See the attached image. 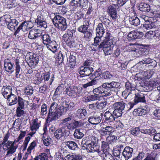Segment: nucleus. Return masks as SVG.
Instances as JSON below:
<instances>
[{"label": "nucleus", "instance_id": "nucleus-1", "mask_svg": "<svg viewBox=\"0 0 160 160\" xmlns=\"http://www.w3.org/2000/svg\"><path fill=\"white\" fill-rule=\"evenodd\" d=\"M120 86L119 83L114 81L110 82H105L100 86L95 88L93 90V92L99 97H107L112 94V89L118 88Z\"/></svg>", "mask_w": 160, "mask_h": 160}, {"label": "nucleus", "instance_id": "nucleus-2", "mask_svg": "<svg viewBox=\"0 0 160 160\" xmlns=\"http://www.w3.org/2000/svg\"><path fill=\"white\" fill-rule=\"evenodd\" d=\"M54 26L62 31H65L67 28L66 19L59 15H57L52 19Z\"/></svg>", "mask_w": 160, "mask_h": 160}, {"label": "nucleus", "instance_id": "nucleus-3", "mask_svg": "<svg viewBox=\"0 0 160 160\" xmlns=\"http://www.w3.org/2000/svg\"><path fill=\"white\" fill-rule=\"evenodd\" d=\"M65 110L63 109L62 107H59L58 108L57 112L49 111L47 117V121L51 122L52 121L57 119L59 117L65 114Z\"/></svg>", "mask_w": 160, "mask_h": 160}, {"label": "nucleus", "instance_id": "nucleus-4", "mask_svg": "<svg viewBox=\"0 0 160 160\" xmlns=\"http://www.w3.org/2000/svg\"><path fill=\"white\" fill-rule=\"evenodd\" d=\"M113 106L114 109L113 113L117 117H120L122 113L125 112L126 103L122 101L114 103Z\"/></svg>", "mask_w": 160, "mask_h": 160}, {"label": "nucleus", "instance_id": "nucleus-5", "mask_svg": "<svg viewBox=\"0 0 160 160\" xmlns=\"http://www.w3.org/2000/svg\"><path fill=\"white\" fill-rule=\"evenodd\" d=\"M69 135V131L67 130L66 127L62 126L54 132V136L57 139L61 140L62 138H66Z\"/></svg>", "mask_w": 160, "mask_h": 160}, {"label": "nucleus", "instance_id": "nucleus-6", "mask_svg": "<svg viewBox=\"0 0 160 160\" xmlns=\"http://www.w3.org/2000/svg\"><path fill=\"white\" fill-rule=\"evenodd\" d=\"M66 92L68 95L73 98L82 96L83 94L81 89L76 86L67 88Z\"/></svg>", "mask_w": 160, "mask_h": 160}, {"label": "nucleus", "instance_id": "nucleus-7", "mask_svg": "<svg viewBox=\"0 0 160 160\" xmlns=\"http://www.w3.org/2000/svg\"><path fill=\"white\" fill-rule=\"evenodd\" d=\"M2 148L4 151H8L6 155L8 156L10 154L13 153L16 151V148L14 146L12 141H8L7 142L2 144Z\"/></svg>", "mask_w": 160, "mask_h": 160}, {"label": "nucleus", "instance_id": "nucleus-8", "mask_svg": "<svg viewBox=\"0 0 160 160\" xmlns=\"http://www.w3.org/2000/svg\"><path fill=\"white\" fill-rule=\"evenodd\" d=\"M101 43L99 46L100 48H103V52L105 55L110 54L112 53L113 46H111V42L110 41H103Z\"/></svg>", "mask_w": 160, "mask_h": 160}, {"label": "nucleus", "instance_id": "nucleus-9", "mask_svg": "<svg viewBox=\"0 0 160 160\" xmlns=\"http://www.w3.org/2000/svg\"><path fill=\"white\" fill-rule=\"evenodd\" d=\"M87 151L89 152H96L99 155L102 152L100 150V147L97 144L94 142H92L88 144L86 146Z\"/></svg>", "mask_w": 160, "mask_h": 160}, {"label": "nucleus", "instance_id": "nucleus-10", "mask_svg": "<svg viewBox=\"0 0 160 160\" xmlns=\"http://www.w3.org/2000/svg\"><path fill=\"white\" fill-rule=\"evenodd\" d=\"M117 7H118L117 5L113 4L109 6L107 10L108 15L114 21L116 20L118 18V12L117 9L118 8Z\"/></svg>", "mask_w": 160, "mask_h": 160}, {"label": "nucleus", "instance_id": "nucleus-11", "mask_svg": "<svg viewBox=\"0 0 160 160\" xmlns=\"http://www.w3.org/2000/svg\"><path fill=\"white\" fill-rule=\"evenodd\" d=\"M54 79V77L53 75L50 78V73L49 72H47L42 74L40 80L41 81L44 80V82L46 84L51 85Z\"/></svg>", "mask_w": 160, "mask_h": 160}, {"label": "nucleus", "instance_id": "nucleus-12", "mask_svg": "<svg viewBox=\"0 0 160 160\" xmlns=\"http://www.w3.org/2000/svg\"><path fill=\"white\" fill-rule=\"evenodd\" d=\"M93 71V68L91 67H82L79 71L81 77L85 76H89L92 73Z\"/></svg>", "mask_w": 160, "mask_h": 160}, {"label": "nucleus", "instance_id": "nucleus-13", "mask_svg": "<svg viewBox=\"0 0 160 160\" xmlns=\"http://www.w3.org/2000/svg\"><path fill=\"white\" fill-rule=\"evenodd\" d=\"M96 30V36L94 38V40H99L102 37L105 32V29L103 27L102 23H99Z\"/></svg>", "mask_w": 160, "mask_h": 160}, {"label": "nucleus", "instance_id": "nucleus-14", "mask_svg": "<svg viewBox=\"0 0 160 160\" xmlns=\"http://www.w3.org/2000/svg\"><path fill=\"white\" fill-rule=\"evenodd\" d=\"M4 67L5 71L9 74L12 73L14 71L13 64L11 60L8 58L4 60Z\"/></svg>", "mask_w": 160, "mask_h": 160}, {"label": "nucleus", "instance_id": "nucleus-15", "mask_svg": "<svg viewBox=\"0 0 160 160\" xmlns=\"http://www.w3.org/2000/svg\"><path fill=\"white\" fill-rule=\"evenodd\" d=\"M133 149L129 147L126 146L122 152L123 156L126 160L129 159L132 155Z\"/></svg>", "mask_w": 160, "mask_h": 160}, {"label": "nucleus", "instance_id": "nucleus-16", "mask_svg": "<svg viewBox=\"0 0 160 160\" xmlns=\"http://www.w3.org/2000/svg\"><path fill=\"white\" fill-rule=\"evenodd\" d=\"M143 35V33L142 32L132 31L129 33L127 36V38L128 40L138 39L141 38Z\"/></svg>", "mask_w": 160, "mask_h": 160}, {"label": "nucleus", "instance_id": "nucleus-17", "mask_svg": "<svg viewBox=\"0 0 160 160\" xmlns=\"http://www.w3.org/2000/svg\"><path fill=\"white\" fill-rule=\"evenodd\" d=\"M104 116L105 120L107 122H111L115 121V118L119 117L115 116L113 113H111L109 111L106 112L104 114Z\"/></svg>", "mask_w": 160, "mask_h": 160}, {"label": "nucleus", "instance_id": "nucleus-18", "mask_svg": "<svg viewBox=\"0 0 160 160\" xmlns=\"http://www.w3.org/2000/svg\"><path fill=\"white\" fill-rule=\"evenodd\" d=\"M134 96V102L135 104L139 102H145L146 101L145 99L146 95L142 92H139L135 94Z\"/></svg>", "mask_w": 160, "mask_h": 160}, {"label": "nucleus", "instance_id": "nucleus-19", "mask_svg": "<svg viewBox=\"0 0 160 160\" xmlns=\"http://www.w3.org/2000/svg\"><path fill=\"white\" fill-rule=\"evenodd\" d=\"M100 133L101 136L109 135L114 131V128L112 127L108 126L103 128L100 130Z\"/></svg>", "mask_w": 160, "mask_h": 160}, {"label": "nucleus", "instance_id": "nucleus-20", "mask_svg": "<svg viewBox=\"0 0 160 160\" xmlns=\"http://www.w3.org/2000/svg\"><path fill=\"white\" fill-rule=\"evenodd\" d=\"M5 22L7 24L8 28L12 31L15 30V27L18 24V22L15 19H10L9 21L5 20Z\"/></svg>", "mask_w": 160, "mask_h": 160}, {"label": "nucleus", "instance_id": "nucleus-21", "mask_svg": "<svg viewBox=\"0 0 160 160\" xmlns=\"http://www.w3.org/2000/svg\"><path fill=\"white\" fill-rule=\"evenodd\" d=\"M2 95L5 98L9 96V94H12V88L10 86H3L2 88Z\"/></svg>", "mask_w": 160, "mask_h": 160}, {"label": "nucleus", "instance_id": "nucleus-22", "mask_svg": "<svg viewBox=\"0 0 160 160\" xmlns=\"http://www.w3.org/2000/svg\"><path fill=\"white\" fill-rule=\"evenodd\" d=\"M42 42L44 45L47 46L48 48L53 53H55L57 50V46L55 45L53 47H52L51 44L52 43H56L55 41H42Z\"/></svg>", "mask_w": 160, "mask_h": 160}, {"label": "nucleus", "instance_id": "nucleus-23", "mask_svg": "<svg viewBox=\"0 0 160 160\" xmlns=\"http://www.w3.org/2000/svg\"><path fill=\"white\" fill-rule=\"evenodd\" d=\"M35 22L38 25V27L41 28L42 29H45L47 27L46 22L44 20H42L41 18L38 17L35 20Z\"/></svg>", "mask_w": 160, "mask_h": 160}, {"label": "nucleus", "instance_id": "nucleus-24", "mask_svg": "<svg viewBox=\"0 0 160 160\" xmlns=\"http://www.w3.org/2000/svg\"><path fill=\"white\" fill-rule=\"evenodd\" d=\"M88 121L93 125H97L101 122L100 117L96 115L91 116L88 118Z\"/></svg>", "mask_w": 160, "mask_h": 160}, {"label": "nucleus", "instance_id": "nucleus-25", "mask_svg": "<svg viewBox=\"0 0 160 160\" xmlns=\"http://www.w3.org/2000/svg\"><path fill=\"white\" fill-rule=\"evenodd\" d=\"M10 106L15 105L18 101L17 97L14 94H9V96L6 98Z\"/></svg>", "mask_w": 160, "mask_h": 160}, {"label": "nucleus", "instance_id": "nucleus-26", "mask_svg": "<svg viewBox=\"0 0 160 160\" xmlns=\"http://www.w3.org/2000/svg\"><path fill=\"white\" fill-rule=\"evenodd\" d=\"M148 112V110L146 109L142 108H138L134 110L133 112V114L136 116H141L145 115Z\"/></svg>", "mask_w": 160, "mask_h": 160}, {"label": "nucleus", "instance_id": "nucleus-27", "mask_svg": "<svg viewBox=\"0 0 160 160\" xmlns=\"http://www.w3.org/2000/svg\"><path fill=\"white\" fill-rule=\"evenodd\" d=\"M87 114V112L85 109H78L76 112V116L79 119L84 118Z\"/></svg>", "mask_w": 160, "mask_h": 160}, {"label": "nucleus", "instance_id": "nucleus-28", "mask_svg": "<svg viewBox=\"0 0 160 160\" xmlns=\"http://www.w3.org/2000/svg\"><path fill=\"white\" fill-rule=\"evenodd\" d=\"M128 20L130 24L137 26L140 24V20L139 19L135 17H129L128 18Z\"/></svg>", "mask_w": 160, "mask_h": 160}, {"label": "nucleus", "instance_id": "nucleus-29", "mask_svg": "<svg viewBox=\"0 0 160 160\" xmlns=\"http://www.w3.org/2000/svg\"><path fill=\"white\" fill-rule=\"evenodd\" d=\"M99 156L102 158L103 160H114L113 157L108 152H102Z\"/></svg>", "mask_w": 160, "mask_h": 160}, {"label": "nucleus", "instance_id": "nucleus-30", "mask_svg": "<svg viewBox=\"0 0 160 160\" xmlns=\"http://www.w3.org/2000/svg\"><path fill=\"white\" fill-rule=\"evenodd\" d=\"M156 132L155 129L152 127L147 129H141V132L142 133L148 134L151 136L154 135Z\"/></svg>", "mask_w": 160, "mask_h": 160}, {"label": "nucleus", "instance_id": "nucleus-31", "mask_svg": "<svg viewBox=\"0 0 160 160\" xmlns=\"http://www.w3.org/2000/svg\"><path fill=\"white\" fill-rule=\"evenodd\" d=\"M139 9L142 12H148L151 10V8L148 4L142 3L139 5Z\"/></svg>", "mask_w": 160, "mask_h": 160}, {"label": "nucleus", "instance_id": "nucleus-32", "mask_svg": "<svg viewBox=\"0 0 160 160\" xmlns=\"http://www.w3.org/2000/svg\"><path fill=\"white\" fill-rule=\"evenodd\" d=\"M65 160H82V157L80 155H73L68 154L65 157Z\"/></svg>", "mask_w": 160, "mask_h": 160}, {"label": "nucleus", "instance_id": "nucleus-33", "mask_svg": "<svg viewBox=\"0 0 160 160\" xmlns=\"http://www.w3.org/2000/svg\"><path fill=\"white\" fill-rule=\"evenodd\" d=\"M66 145L71 150H75L78 148V145L74 142L69 141L66 142Z\"/></svg>", "mask_w": 160, "mask_h": 160}, {"label": "nucleus", "instance_id": "nucleus-34", "mask_svg": "<svg viewBox=\"0 0 160 160\" xmlns=\"http://www.w3.org/2000/svg\"><path fill=\"white\" fill-rule=\"evenodd\" d=\"M73 136L74 138L78 139H81L84 136L82 130L80 129H76L75 130Z\"/></svg>", "mask_w": 160, "mask_h": 160}, {"label": "nucleus", "instance_id": "nucleus-35", "mask_svg": "<svg viewBox=\"0 0 160 160\" xmlns=\"http://www.w3.org/2000/svg\"><path fill=\"white\" fill-rule=\"evenodd\" d=\"M74 105L73 102H70L69 105L67 104L66 103H63L61 105L60 107H62L63 110H65V113L67 112L68 110H71Z\"/></svg>", "mask_w": 160, "mask_h": 160}, {"label": "nucleus", "instance_id": "nucleus-36", "mask_svg": "<svg viewBox=\"0 0 160 160\" xmlns=\"http://www.w3.org/2000/svg\"><path fill=\"white\" fill-rule=\"evenodd\" d=\"M117 140V137L116 136L113 135H109L106 138L107 142L110 144H112L116 142Z\"/></svg>", "mask_w": 160, "mask_h": 160}, {"label": "nucleus", "instance_id": "nucleus-37", "mask_svg": "<svg viewBox=\"0 0 160 160\" xmlns=\"http://www.w3.org/2000/svg\"><path fill=\"white\" fill-rule=\"evenodd\" d=\"M101 147L103 150L101 152L104 151V152H106L109 151L110 149L109 148L108 144L105 141H103L102 142Z\"/></svg>", "mask_w": 160, "mask_h": 160}, {"label": "nucleus", "instance_id": "nucleus-38", "mask_svg": "<svg viewBox=\"0 0 160 160\" xmlns=\"http://www.w3.org/2000/svg\"><path fill=\"white\" fill-rule=\"evenodd\" d=\"M154 26V22L149 21H146L143 25V27L146 30H149L152 28Z\"/></svg>", "mask_w": 160, "mask_h": 160}, {"label": "nucleus", "instance_id": "nucleus-39", "mask_svg": "<svg viewBox=\"0 0 160 160\" xmlns=\"http://www.w3.org/2000/svg\"><path fill=\"white\" fill-rule=\"evenodd\" d=\"M122 95L125 96V99L128 98L129 99H131L134 96V94L132 93L131 91H128L127 90H125L122 92Z\"/></svg>", "mask_w": 160, "mask_h": 160}, {"label": "nucleus", "instance_id": "nucleus-40", "mask_svg": "<svg viewBox=\"0 0 160 160\" xmlns=\"http://www.w3.org/2000/svg\"><path fill=\"white\" fill-rule=\"evenodd\" d=\"M102 76L106 79H113V76L109 72L107 71L103 72L102 74Z\"/></svg>", "mask_w": 160, "mask_h": 160}, {"label": "nucleus", "instance_id": "nucleus-41", "mask_svg": "<svg viewBox=\"0 0 160 160\" xmlns=\"http://www.w3.org/2000/svg\"><path fill=\"white\" fill-rule=\"evenodd\" d=\"M47 112V106L45 104H43L41 107L40 114L42 117H44L46 116Z\"/></svg>", "mask_w": 160, "mask_h": 160}, {"label": "nucleus", "instance_id": "nucleus-42", "mask_svg": "<svg viewBox=\"0 0 160 160\" xmlns=\"http://www.w3.org/2000/svg\"><path fill=\"white\" fill-rule=\"evenodd\" d=\"M154 86V85L151 80L147 83H145L144 88L146 89V90L149 91L152 90Z\"/></svg>", "mask_w": 160, "mask_h": 160}, {"label": "nucleus", "instance_id": "nucleus-43", "mask_svg": "<svg viewBox=\"0 0 160 160\" xmlns=\"http://www.w3.org/2000/svg\"><path fill=\"white\" fill-rule=\"evenodd\" d=\"M24 109H21L19 108H17L16 110L17 117L18 118H20L24 115L25 112L23 110Z\"/></svg>", "mask_w": 160, "mask_h": 160}, {"label": "nucleus", "instance_id": "nucleus-44", "mask_svg": "<svg viewBox=\"0 0 160 160\" xmlns=\"http://www.w3.org/2000/svg\"><path fill=\"white\" fill-rule=\"evenodd\" d=\"M141 129L140 130L139 127H135L132 128L130 130L131 134L133 135L136 136L138 135L141 132Z\"/></svg>", "mask_w": 160, "mask_h": 160}, {"label": "nucleus", "instance_id": "nucleus-45", "mask_svg": "<svg viewBox=\"0 0 160 160\" xmlns=\"http://www.w3.org/2000/svg\"><path fill=\"white\" fill-rule=\"evenodd\" d=\"M81 2L80 0H72L71 2V4L75 8L80 6L83 7V5L81 4Z\"/></svg>", "mask_w": 160, "mask_h": 160}, {"label": "nucleus", "instance_id": "nucleus-46", "mask_svg": "<svg viewBox=\"0 0 160 160\" xmlns=\"http://www.w3.org/2000/svg\"><path fill=\"white\" fill-rule=\"evenodd\" d=\"M18 107L17 108H19L21 109L24 108V100L20 97H18Z\"/></svg>", "mask_w": 160, "mask_h": 160}, {"label": "nucleus", "instance_id": "nucleus-47", "mask_svg": "<svg viewBox=\"0 0 160 160\" xmlns=\"http://www.w3.org/2000/svg\"><path fill=\"white\" fill-rule=\"evenodd\" d=\"M33 89L32 87L29 86L26 88L24 90V93L27 95H31L33 93Z\"/></svg>", "mask_w": 160, "mask_h": 160}, {"label": "nucleus", "instance_id": "nucleus-48", "mask_svg": "<svg viewBox=\"0 0 160 160\" xmlns=\"http://www.w3.org/2000/svg\"><path fill=\"white\" fill-rule=\"evenodd\" d=\"M99 98H100L99 97V96L94 94V95H89L87 97V100L88 102L98 100Z\"/></svg>", "mask_w": 160, "mask_h": 160}, {"label": "nucleus", "instance_id": "nucleus-49", "mask_svg": "<svg viewBox=\"0 0 160 160\" xmlns=\"http://www.w3.org/2000/svg\"><path fill=\"white\" fill-rule=\"evenodd\" d=\"M154 62H155V61L154 60L150 58H147L144 59L143 61L139 62V63L142 65L144 64H150L153 63Z\"/></svg>", "mask_w": 160, "mask_h": 160}, {"label": "nucleus", "instance_id": "nucleus-50", "mask_svg": "<svg viewBox=\"0 0 160 160\" xmlns=\"http://www.w3.org/2000/svg\"><path fill=\"white\" fill-rule=\"evenodd\" d=\"M155 32L152 31H150L145 34V37L148 39H152V38L155 36Z\"/></svg>", "mask_w": 160, "mask_h": 160}, {"label": "nucleus", "instance_id": "nucleus-51", "mask_svg": "<svg viewBox=\"0 0 160 160\" xmlns=\"http://www.w3.org/2000/svg\"><path fill=\"white\" fill-rule=\"evenodd\" d=\"M47 156L45 153H41L39 156L36 157L34 158V160H47Z\"/></svg>", "mask_w": 160, "mask_h": 160}, {"label": "nucleus", "instance_id": "nucleus-52", "mask_svg": "<svg viewBox=\"0 0 160 160\" xmlns=\"http://www.w3.org/2000/svg\"><path fill=\"white\" fill-rule=\"evenodd\" d=\"M96 107L97 108L102 109L104 108L106 104V102H97Z\"/></svg>", "mask_w": 160, "mask_h": 160}, {"label": "nucleus", "instance_id": "nucleus-53", "mask_svg": "<svg viewBox=\"0 0 160 160\" xmlns=\"http://www.w3.org/2000/svg\"><path fill=\"white\" fill-rule=\"evenodd\" d=\"M125 87L126 90L128 91H131L132 90H134V85L129 82H127L125 84Z\"/></svg>", "mask_w": 160, "mask_h": 160}, {"label": "nucleus", "instance_id": "nucleus-54", "mask_svg": "<svg viewBox=\"0 0 160 160\" xmlns=\"http://www.w3.org/2000/svg\"><path fill=\"white\" fill-rule=\"evenodd\" d=\"M15 75L16 77L17 78H18L20 76V74H19V73L21 70V68L18 62H16L15 64Z\"/></svg>", "mask_w": 160, "mask_h": 160}, {"label": "nucleus", "instance_id": "nucleus-55", "mask_svg": "<svg viewBox=\"0 0 160 160\" xmlns=\"http://www.w3.org/2000/svg\"><path fill=\"white\" fill-rule=\"evenodd\" d=\"M33 122V124L31 127V129L33 132H35L39 128V125L36 120H34Z\"/></svg>", "mask_w": 160, "mask_h": 160}, {"label": "nucleus", "instance_id": "nucleus-56", "mask_svg": "<svg viewBox=\"0 0 160 160\" xmlns=\"http://www.w3.org/2000/svg\"><path fill=\"white\" fill-rule=\"evenodd\" d=\"M43 144L45 146H48L51 143L52 139L48 137L47 138H43Z\"/></svg>", "mask_w": 160, "mask_h": 160}, {"label": "nucleus", "instance_id": "nucleus-57", "mask_svg": "<svg viewBox=\"0 0 160 160\" xmlns=\"http://www.w3.org/2000/svg\"><path fill=\"white\" fill-rule=\"evenodd\" d=\"M121 150L119 149H114L113 151V155L117 157L118 158H120L122 157V155L121 154Z\"/></svg>", "mask_w": 160, "mask_h": 160}, {"label": "nucleus", "instance_id": "nucleus-58", "mask_svg": "<svg viewBox=\"0 0 160 160\" xmlns=\"http://www.w3.org/2000/svg\"><path fill=\"white\" fill-rule=\"evenodd\" d=\"M58 106V104L57 102H53L52 103L50 106L49 111H55L57 112Z\"/></svg>", "mask_w": 160, "mask_h": 160}, {"label": "nucleus", "instance_id": "nucleus-59", "mask_svg": "<svg viewBox=\"0 0 160 160\" xmlns=\"http://www.w3.org/2000/svg\"><path fill=\"white\" fill-rule=\"evenodd\" d=\"M36 146V143L35 141H33L30 144V146L27 149V152L30 154L32 150Z\"/></svg>", "mask_w": 160, "mask_h": 160}, {"label": "nucleus", "instance_id": "nucleus-60", "mask_svg": "<svg viewBox=\"0 0 160 160\" xmlns=\"http://www.w3.org/2000/svg\"><path fill=\"white\" fill-rule=\"evenodd\" d=\"M63 58L62 54L61 53H59L56 58V61L59 63H62L63 62Z\"/></svg>", "mask_w": 160, "mask_h": 160}, {"label": "nucleus", "instance_id": "nucleus-61", "mask_svg": "<svg viewBox=\"0 0 160 160\" xmlns=\"http://www.w3.org/2000/svg\"><path fill=\"white\" fill-rule=\"evenodd\" d=\"M38 37V34L34 33L33 31H31L29 33L28 37L30 39H35Z\"/></svg>", "mask_w": 160, "mask_h": 160}, {"label": "nucleus", "instance_id": "nucleus-62", "mask_svg": "<svg viewBox=\"0 0 160 160\" xmlns=\"http://www.w3.org/2000/svg\"><path fill=\"white\" fill-rule=\"evenodd\" d=\"M154 86H156L160 84V78L157 77L151 80Z\"/></svg>", "mask_w": 160, "mask_h": 160}, {"label": "nucleus", "instance_id": "nucleus-63", "mask_svg": "<svg viewBox=\"0 0 160 160\" xmlns=\"http://www.w3.org/2000/svg\"><path fill=\"white\" fill-rule=\"evenodd\" d=\"M75 14L76 18L78 20L81 19L83 18L84 14L81 11H78Z\"/></svg>", "mask_w": 160, "mask_h": 160}, {"label": "nucleus", "instance_id": "nucleus-64", "mask_svg": "<svg viewBox=\"0 0 160 160\" xmlns=\"http://www.w3.org/2000/svg\"><path fill=\"white\" fill-rule=\"evenodd\" d=\"M88 28V27L83 25L79 27L78 28V30L80 32L85 33L87 31Z\"/></svg>", "mask_w": 160, "mask_h": 160}]
</instances>
